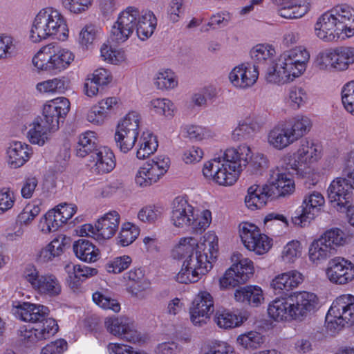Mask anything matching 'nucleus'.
<instances>
[{
    "mask_svg": "<svg viewBox=\"0 0 354 354\" xmlns=\"http://www.w3.org/2000/svg\"><path fill=\"white\" fill-rule=\"evenodd\" d=\"M11 313L17 319L26 322H42L36 327L21 328V341L26 347L36 346L58 331L56 321L53 318H47L49 309L44 305L14 301L12 303Z\"/></svg>",
    "mask_w": 354,
    "mask_h": 354,
    "instance_id": "nucleus-1",
    "label": "nucleus"
},
{
    "mask_svg": "<svg viewBox=\"0 0 354 354\" xmlns=\"http://www.w3.org/2000/svg\"><path fill=\"white\" fill-rule=\"evenodd\" d=\"M315 33L326 42H336L354 36V8L339 3L321 15L315 24Z\"/></svg>",
    "mask_w": 354,
    "mask_h": 354,
    "instance_id": "nucleus-2",
    "label": "nucleus"
},
{
    "mask_svg": "<svg viewBox=\"0 0 354 354\" xmlns=\"http://www.w3.org/2000/svg\"><path fill=\"white\" fill-rule=\"evenodd\" d=\"M156 18L149 11L140 16L138 8L129 6L120 12L113 25L110 39L115 44L126 41L136 28L138 37L142 41L150 37L156 27Z\"/></svg>",
    "mask_w": 354,
    "mask_h": 354,
    "instance_id": "nucleus-3",
    "label": "nucleus"
},
{
    "mask_svg": "<svg viewBox=\"0 0 354 354\" xmlns=\"http://www.w3.org/2000/svg\"><path fill=\"white\" fill-rule=\"evenodd\" d=\"M310 54L303 46L283 52L274 65L268 68L266 80L274 84L293 81L306 70Z\"/></svg>",
    "mask_w": 354,
    "mask_h": 354,
    "instance_id": "nucleus-4",
    "label": "nucleus"
},
{
    "mask_svg": "<svg viewBox=\"0 0 354 354\" xmlns=\"http://www.w3.org/2000/svg\"><path fill=\"white\" fill-rule=\"evenodd\" d=\"M68 29L64 17L53 8L41 9L35 16L30 31V39L37 43L49 37H56L64 41L67 39Z\"/></svg>",
    "mask_w": 354,
    "mask_h": 354,
    "instance_id": "nucleus-5",
    "label": "nucleus"
},
{
    "mask_svg": "<svg viewBox=\"0 0 354 354\" xmlns=\"http://www.w3.org/2000/svg\"><path fill=\"white\" fill-rule=\"evenodd\" d=\"M171 221L176 227L190 226L195 232H201L211 223L212 213L208 209H198L185 197L178 196L172 203Z\"/></svg>",
    "mask_w": 354,
    "mask_h": 354,
    "instance_id": "nucleus-6",
    "label": "nucleus"
},
{
    "mask_svg": "<svg viewBox=\"0 0 354 354\" xmlns=\"http://www.w3.org/2000/svg\"><path fill=\"white\" fill-rule=\"evenodd\" d=\"M308 122L304 118H294L277 123L268 132V145L275 150H283L288 147L307 132Z\"/></svg>",
    "mask_w": 354,
    "mask_h": 354,
    "instance_id": "nucleus-7",
    "label": "nucleus"
},
{
    "mask_svg": "<svg viewBox=\"0 0 354 354\" xmlns=\"http://www.w3.org/2000/svg\"><path fill=\"white\" fill-rule=\"evenodd\" d=\"M344 172L351 183L344 178L333 180L328 188V198L333 207L337 211L344 212L352 207L354 190V156L349 153L345 163Z\"/></svg>",
    "mask_w": 354,
    "mask_h": 354,
    "instance_id": "nucleus-8",
    "label": "nucleus"
},
{
    "mask_svg": "<svg viewBox=\"0 0 354 354\" xmlns=\"http://www.w3.org/2000/svg\"><path fill=\"white\" fill-rule=\"evenodd\" d=\"M73 59L74 55L69 50L50 44L37 52L32 58V64L39 71L56 75L68 68Z\"/></svg>",
    "mask_w": 354,
    "mask_h": 354,
    "instance_id": "nucleus-9",
    "label": "nucleus"
},
{
    "mask_svg": "<svg viewBox=\"0 0 354 354\" xmlns=\"http://www.w3.org/2000/svg\"><path fill=\"white\" fill-rule=\"evenodd\" d=\"M67 112H42L28 127L26 137L28 141L39 147L44 146L57 131L66 116Z\"/></svg>",
    "mask_w": 354,
    "mask_h": 354,
    "instance_id": "nucleus-10",
    "label": "nucleus"
},
{
    "mask_svg": "<svg viewBox=\"0 0 354 354\" xmlns=\"http://www.w3.org/2000/svg\"><path fill=\"white\" fill-rule=\"evenodd\" d=\"M354 323V296L344 294L332 303L326 315V325L328 330L335 333Z\"/></svg>",
    "mask_w": 354,
    "mask_h": 354,
    "instance_id": "nucleus-11",
    "label": "nucleus"
},
{
    "mask_svg": "<svg viewBox=\"0 0 354 354\" xmlns=\"http://www.w3.org/2000/svg\"><path fill=\"white\" fill-rule=\"evenodd\" d=\"M223 153L204 163L203 175L208 180L222 186L234 185L241 172Z\"/></svg>",
    "mask_w": 354,
    "mask_h": 354,
    "instance_id": "nucleus-12",
    "label": "nucleus"
},
{
    "mask_svg": "<svg viewBox=\"0 0 354 354\" xmlns=\"http://www.w3.org/2000/svg\"><path fill=\"white\" fill-rule=\"evenodd\" d=\"M23 278L41 297L51 298L61 294L62 285L57 277L50 272H41L34 266L26 267Z\"/></svg>",
    "mask_w": 354,
    "mask_h": 354,
    "instance_id": "nucleus-13",
    "label": "nucleus"
},
{
    "mask_svg": "<svg viewBox=\"0 0 354 354\" xmlns=\"http://www.w3.org/2000/svg\"><path fill=\"white\" fill-rule=\"evenodd\" d=\"M140 120L138 112H128L118 121L114 139L121 152L126 153L135 146L139 135Z\"/></svg>",
    "mask_w": 354,
    "mask_h": 354,
    "instance_id": "nucleus-14",
    "label": "nucleus"
},
{
    "mask_svg": "<svg viewBox=\"0 0 354 354\" xmlns=\"http://www.w3.org/2000/svg\"><path fill=\"white\" fill-rule=\"evenodd\" d=\"M232 261L233 264L219 279L221 289L232 288L245 283L253 276L254 268L250 259L236 253L233 254Z\"/></svg>",
    "mask_w": 354,
    "mask_h": 354,
    "instance_id": "nucleus-15",
    "label": "nucleus"
},
{
    "mask_svg": "<svg viewBox=\"0 0 354 354\" xmlns=\"http://www.w3.org/2000/svg\"><path fill=\"white\" fill-rule=\"evenodd\" d=\"M120 216L116 211H110L97 219L95 225L86 223L81 226L82 236H90L98 241L112 238L118 230Z\"/></svg>",
    "mask_w": 354,
    "mask_h": 354,
    "instance_id": "nucleus-16",
    "label": "nucleus"
},
{
    "mask_svg": "<svg viewBox=\"0 0 354 354\" xmlns=\"http://www.w3.org/2000/svg\"><path fill=\"white\" fill-rule=\"evenodd\" d=\"M239 230L241 241L249 251L262 255L271 248L272 239L261 233L256 225L243 222L239 225Z\"/></svg>",
    "mask_w": 354,
    "mask_h": 354,
    "instance_id": "nucleus-17",
    "label": "nucleus"
},
{
    "mask_svg": "<svg viewBox=\"0 0 354 354\" xmlns=\"http://www.w3.org/2000/svg\"><path fill=\"white\" fill-rule=\"evenodd\" d=\"M214 304L209 292L203 290L196 295L189 308L190 319L194 325L201 326L206 324L214 311Z\"/></svg>",
    "mask_w": 354,
    "mask_h": 354,
    "instance_id": "nucleus-18",
    "label": "nucleus"
},
{
    "mask_svg": "<svg viewBox=\"0 0 354 354\" xmlns=\"http://www.w3.org/2000/svg\"><path fill=\"white\" fill-rule=\"evenodd\" d=\"M105 327L109 333L125 341L135 344L142 340L133 322L127 317H109L105 320Z\"/></svg>",
    "mask_w": 354,
    "mask_h": 354,
    "instance_id": "nucleus-19",
    "label": "nucleus"
},
{
    "mask_svg": "<svg viewBox=\"0 0 354 354\" xmlns=\"http://www.w3.org/2000/svg\"><path fill=\"white\" fill-rule=\"evenodd\" d=\"M328 280L335 284H346L354 279V264L343 257L330 259L326 269Z\"/></svg>",
    "mask_w": 354,
    "mask_h": 354,
    "instance_id": "nucleus-20",
    "label": "nucleus"
},
{
    "mask_svg": "<svg viewBox=\"0 0 354 354\" xmlns=\"http://www.w3.org/2000/svg\"><path fill=\"white\" fill-rule=\"evenodd\" d=\"M267 118L260 113H251L249 116L239 121L238 127L232 133V138L234 141L244 140L250 138L266 122Z\"/></svg>",
    "mask_w": 354,
    "mask_h": 354,
    "instance_id": "nucleus-21",
    "label": "nucleus"
},
{
    "mask_svg": "<svg viewBox=\"0 0 354 354\" xmlns=\"http://www.w3.org/2000/svg\"><path fill=\"white\" fill-rule=\"evenodd\" d=\"M88 165L95 174H108L115 167L114 153L107 147H100L91 154Z\"/></svg>",
    "mask_w": 354,
    "mask_h": 354,
    "instance_id": "nucleus-22",
    "label": "nucleus"
},
{
    "mask_svg": "<svg viewBox=\"0 0 354 354\" xmlns=\"http://www.w3.org/2000/svg\"><path fill=\"white\" fill-rule=\"evenodd\" d=\"M258 77V66L248 63L235 66L229 74L231 83L240 88L252 86L257 82Z\"/></svg>",
    "mask_w": 354,
    "mask_h": 354,
    "instance_id": "nucleus-23",
    "label": "nucleus"
},
{
    "mask_svg": "<svg viewBox=\"0 0 354 354\" xmlns=\"http://www.w3.org/2000/svg\"><path fill=\"white\" fill-rule=\"evenodd\" d=\"M274 196L275 192L273 187L267 183L262 186L254 184L248 189L245 203L250 209L255 210L262 208L269 198Z\"/></svg>",
    "mask_w": 354,
    "mask_h": 354,
    "instance_id": "nucleus-24",
    "label": "nucleus"
},
{
    "mask_svg": "<svg viewBox=\"0 0 354 354\" xmlns=\"http://www.w3.org/2000/svg\"><path fill=\"white\" fill-rule=\"evenodd\" d=\"M303 274L296 270L276 275L270 281V286L275 294L288 292L298 287L303 281Z\"/></svg>",
    "mask_w": 354,
    "mask_h": 354,
    "instance_id": "nucleus-25",
    "label": "nucleus"
},
{
    "mask_svg": "<svg viewBox=\"0 0 354 354\" xmlns=\"http://www.w3.org/2000/svg\"><path fill=\"white\" fill-rule=\"evenodd\" d=\"M267 185L273 187L275 196H286L295 191L293 180L289 174L279 168L270 170Z\"/></svg>",
    "mask_w": 354,
    "mask_h": 354,
    "instance_id": "nucleus-26",
    "label": "nucleus"
},
{
    "mask_svg": "<svg viewBox=\"0 0 354 354\" xmlns=\"http://www.w3.org/2000/svg\"><path fill=\"white\" fill-rule=\"evenodd\" d=\"M291 302L285 297H277L268 306V314L275 322H286L297 319Z\"/></svg>",
    "mask_w": 354,
    "mask_h": 354,
    "instance_id": "nucleus-27",
    "label": "nucleus"
},
{
    "mask_svg": "<svg viewBox=\"0 0 354 354\" xmlns=\"http://www.w3.org/2000/svg\"><path fill=\"white\" fill-rule=\"evenodd\" d=\"M68 240H69V238L66 236L64 234L58 235L38 252L37 261L41 263L53 261L54 259L63 254Z\"/></svg>",
    "mask_w": 354,
    "mask_h": 354,
    "instance_id": "nucleus-28",
    "label": "nucleus"
},
{
    "mask_svg": "<svg viewBox=\"0 0 354 354\" xmlns=\"http://www.w3.org/2000/svg\"><path fill=\"white\" fill-rule=\"evenodd\" d=\"M234 295L237 302L252 307H258L264 301L263 291L258 286L250 285L241 287L235 290Z\"/></svg>",
    "mask_w": 354,
    "mask_h": 354,
    "instance_id": "nucleus-29",
    "label": "nucleus"
},
{
    "mask_svg": "<svg viewBox=\"0 0 354 354\" xmlns=\"http://www.w3.org/2000/svg\"><path fill=\"white\" fill-rule=\"evenodd\" d=\"M30 147L21 142L12 143L7 149L8 163L12 168L24 165L30 158Z\"/></svg>",
    "mask_w": 354,
    "mask_h": 354,
    "instance_id": "nucleus-30",
    "label": "nucleus"
},
{
    "mask_svg": "<svg viewBox=\"0 0 354 354\" xmlns=\"http://www.w3.org/2000/svg\"><path fill=\"white\" fill-rule=\"evenodd\" d=\"M222 153L225 158L235 165L236 167L241 171L243 167H245L249 164L250 158L252 157L253 152L248 145L242 144L237 147L227 149Z\"/></svg>",
    "mask_w": 354,
    "mask_h": 354,
    "instance_id": "nucleus-31",
    "label": "nucleus"
},
{
    "mask_svg": "<svg viewBox=\"0 0 354 354\" xmlns=\"http://www.w3.org/2000/svg\"><path fill=\"white\" fill-rule=\"evenodd\" d=\"M196 250L202 254H206L212 263L218 252V239L215 232L209 231L197 241Z\"/></svg>",
    "mask_w": 354,
    "mask_h": 354,
    "instance_id": "nucleus-32",
    "label": "nucleus"
},
{
    "mask_svg": "<svg viewBox=\"0 0 354 354\" xmlns=\"http://www.w3.org/2000/svg\"><path fill=\"white\" fill-rule=\"evenodd\" d=\"M279 7V15L286 19H298L302 17L308 12V6L298 5L295 0H273Z\"/></svg>",
    "mask_w": 354,
    "mask_h": 354,
    "instance_id": "nucleus-33",
    "label": "nucleus"
},
{
    "mask_svg": "<svg viewBox=\"0 0 354 354\" xmlns=\"http://www.w3.org/2000/svg\"><path fill=\"white\" fill-rule=\"evenodd\" d=\"M292 169L302 178L310 174V146L308 140L301 142L297 151Z\"/></svg>",
    "mask_w": 354,
    "mask_h": 354,
    "instance_id": "nucleus-34",
    "label": "nucleus"
},
{
    "mask_svg": "<svg viewBox=\"0 0 354 354\" xmlns=\"http://www.w3.org/2000/svg\"><path fill=\"white\" fill-rule=\"evenodd\" d=\"M75 256L80 260L91 263L99 259L100 250L91 242L85 239H79L73 246Z\"/></svg>",
    "mask_w": 354,
    "mask_h": 354,
    "instance_id": "nucleus-35",
    "label": "nucleus"
},
{
    "mask_svg": "<svg viewBox=\"0 0 354 354\" xmlns=\"http://www.w3.org/2000/svg\"><path fill=\"white\" fill-rule=\"evenodd\" d=\"M336 47L324 49L315 57L314 65L322 70L339 71Z\"/></svg>",
    "mask_w": 354,
    "mask_h": 354,
    "instance_id": "nucleus-36",
    "label": "nucleus"
},
{
    "mask_svg": "<svg viewBox=\"0 0 354 354\" xmlns=\"http://www.w3.org/2000/svg\"><path fill=\"white\" fill-rule=\"evenodd\" d=\"M183 263L184 266L194 270V272L200 276L205 274L212 268V263L209 261L207 255L198 252L196 250L189 254Z\"/></svg>",
    "mask_w": 354,
    "mask_h": 354,
    "instance_id": "nucleus-37",
    "label": "nucleus"
},
{
    "mask_svg": "<svg viewBox=\"0 0 354 354\" xmlns=\"http://www.w3.org/2000/svg\"><path fill=\"white\" fill-rule=\"evenodd\" d=\"M96 133L92 131H86L78 136L75 147L77 156L84 158L92 153L96 149Z\"/></svg>",
    "mask_w": 354,
    "mask_h": 354,
    "instance_id": "nucleus-38",
    "label": "nucleus"
},
{
    "mask_svg": "<svg viewBox=\"0 0 354 354\" xmlns=\"http://www.w3.org/2000/svg\"><path fill=\"white\" fill-rule=\"evenodd\" d=\"M295 317L301 319L307 315L310 309V293L307 291H297L290 295Z\"/></svg>",
    "mask_w": 354,
    "mask_h": 354,
    "instance_id": "nucleus-39",
    "label": "nucleus"
},
{
    "mask_svg": "<svg viewBox=\"0 0 354 354\" xmlns=\"http://www.w3.org/2000/svg\"><path fill=\"white\" fill-rule=\"evenodd\" d=\"M138 146L137 158L145 159L157 150L158 143L156 137L151 132L146 131L142 133Z\"/></svg>",
    "mask_w": 354,
    "mask_h": 354,
    "instance_id": "nucleus-40",
    "label": "nucleus"
},
{
    "mask_svg": "<svg viewBox=\"0 0 354 354\" xmlns=\"http://www.w3.org/2000/svg\"><path fill=\"white\" fill-rule=\"evenodd\" d=\"M197 245V240L187 236L180 238L171 250V256L175 259L187 258L192 252H194Z\"/></svg>",
    "mask_w": 354,
    "mask_h": 354,
    "instance_id": "nucleus-41",
    "label": "nucleus"
},
{
    "mask_svg": "<svg viewBox=\"0 0 354 354\" xmlns=\"http://www.w3.org/2000/svg\"><path fill=\"white\" fill-rule=\"evenodd\" d=\"M310 196L304 197L301 204L296 209L291 218L292 223L298 227H306L310 223Z\"/></svg>",
    "mask_w": 354,
    "mask_h": 354,
    "instance_id": "nucleus-42",
    "label": "nucleus"
},
{
    "mask_svg": "<svg viewBox=\"0 0 354 354\" xmlns=\"http://www.w3.org/2000/svg\"><path fill=\"white\" fill-rule=\"evenodd\" d=\"M332 250L320 237L311 243V262L319 264L331 254Z\"/></svg>",
    "mask_w": 354,
    "mask_h": 354,
    "instance_id": "nucleus-43",
    "label": "nucleus"
},
{
    "mask_svg": "<svg viewBox=\"0 0 354 354\" xmlns=\"http://www.w3.org/2000/svg\"><path fill=\"white\" fill-rule=\"evenodd\" d=\"M62 224L56 216V212L49 210L43 216L39 223V230L45 234L57 231Z\"/></svg>",
    "mask_w": 354,
    "mask_h": 354,
    "instance_id": "nucleus-44",
    "label": "nucleus"
},
{
    "mask_svg": "<svg viewBox=\"0 0 354 354\" xmlns=\"http://www.w3.org/2000/svg\"><path fill=\"white\" fill-rule=\"evenodd\" d=\"M169 163V158L167 156L160 155L148 160L144 165L160 179L167 173Z\"/></svg>",
    "mask_w": 354,
    "mask_h": 354,
    "instance_id": "nucleus-45",
    "label": "nucleus"
},
{
    "mask_svg": "<svg viewBox=\"0 0 354 354\" xmlns=\"http://www.w3.org/2000/svg\"><path fill=\"white\" fill-rule=\"evenodd\" d=\"M215 320L220 328L227 329L239 326L243 322V317L228 310H223L217 313Z\"/></svg>",
    "mask_w": 354,
    "mask_h": 354,
    "instance_id": "nucleus-46",
    "label": "nucleus"
},
{
    "mask_svg": "<svg viewBox=\"0 0 354 354\" xmlns=\"http://www.w3.org/2000/svg\"><path fill=\"white\" fill-rule=\"evenodd\" d=\"M140 229L131 223L122 224L121 230L118 237V243L124 247L131 244L138 236Z\"/></svg>",
    "mask_w": 354,
    "mask_h": 354,
    "instance_id": "nucleus-47",
    "label": "nucleus"
},
{
    "mask_svg": "<svg viewBox=\"0 0 354 354\" xmlns=\"http://www.w3.org/2000/svg\"><path fill=\"white\" fill-rule=\"evenodd\" d=\"M67 85L68 80L63 77L39 82L37 84V89L44 93H63L66 89Z\"/></svg>",
    "mask_w": 354,
    "mask_h": 354,
    "instance_id": "nucleus-48",
    "label": "nucleus"
},
{
    "mask_svg": "<svg viewBox=\"0 0 354 354\" xmlns=\"http://www.w3.org/2000/svg\"><path fill=\"white\" fill-rule=\"evenodd\" d=\"M65 270L68 274L70 279H77L80 281H84L88 277L95 275L97 272L95 268L72 263L66 265Z\"/></svg>",
    "mask_w": 354,
    "mask_h": 354,
    "instance_id": "nucleus-49",
    "label": "nucleus"
},
{
    "mask_svg": "<svg viewBox=\"0 0 354 354\" xmlns=\"http://www.w3.org/2000/svg\"><path fill=\"white\" fill-rule=\"evenodd\" d=\"M320 238L323 239L332 250H335V247L344 245L346 242L344 232L339 228L327 230Z\"/></svg>",
    "mask_w": 354,
    "mask_h": 354,
    "instance_id": "nucleus-50",
    "label": "nucleus"
},
{
    "mask_svg": "<svg viewBox=\"0 0 354 354\" xmlns=\"http://www.w3.org/2000/svg\"><path fill=\"white\" fill-rule=\"evenodd\" d=\"M162 214L161 207L156 205H146L138 212V218L142 223L153 224L158 221Z\"/></svg>",
    "mask_w": 354,
    "mask_h": 354,
    "instance_id": "nucleus-51",
    "label": "nucleus"
},
{
    "mask_svg": "<svg viewBox=\"0 0 354 354\" xmlns=\"http://www.w3.org/2000/svg\"><path fill=\"white\" fill-rule=\"evenodd\" d=\"M339 71H344L354 63V47H336Z\"/></svg>",
    "mask_w": 354,
    "mask_h": 354,
    "instance_id": "nucleus-52",
    "label": "nucleus"
},
{
    "mask_svg": "<svg viewBox=\"0 0 354 354\" xmlns=\"http://www.w3.org/2000/svg\"><path fill=\"white\" fill-rule=\"evenodd\" d=\"M275 53L271 46L264 44H258L250 50V57L254 64H263L271 59Z\"/></svg>",
    "mask_w": 354,
    "mask_h": 354,
    "instance_id": "nucleus-53",
    "label": "nucleus"
},
{
    "mask_svg": "<svg viewBox=\"0 0 354 354\" xmlns=\"http://www.w3.org/2000/svg\"><path fill=\"white\" fill-rule=\"evenodd\" d=\"M177 84L174 73L169 69L160 71L154 80V84L161 90L174 88Z\"/></svg>",
    "mask_w": 354,
    "mask_h": 354,
    "instance_id": "nucleus-54",
    "label": "nucleus"
},
{
    "mask_svg": "<svg viewBox=\"0 0 354 354\" xmlns=\"http://www.w3.org/2000/svg\"><path fill=\"white\" fill-rule=\"evenodd\" d=\"M159 180L144 164L138 169L135 176V183L140 187H149Z\"/></svg>",
    "mask_w": 354,
    "mask_h": 354,
    "instance_id": "nucleus-55",
    "label": "nucleus"
},
{
    "mask_svg": "<svg viewBox=\"0 0 354 354\" xmlns=\"http://www.w3.org/2000/svg\"><path fill=\"white\" fill-rule=\"evenodd\" d=\"M131 261V258L128 255L116 257L106 262L105 269L109 273L118 274L127 269Z\"/></svg>",
    "mask_w": 354,
    "mask_h": 354,
    "instance_id": "nucleus-56",
    "label": "nucleus"
},
{
    "mask_svg": "<svg viewBox=\"0 0 354 354\" xmlns=\"http://www.w3.org/2000/svg\"><path fill=\"white\" fill-rule=\"evenodd\" d=\"M236 341L245 348H256L263 342V337L258 332L250 331L239 335Z\"/></svg>",
    "mask_w": 354,
    "mask_h": 354,
    "instance_id": "nucleus-57",
    "label": "nucleus"
},
{
    "mask_svg": "<svg viewBox=\"0 0 354 354\" xmlns=\"http://www.w3.org/2000/svg\"><path fill=\"white\" fill-rule=\"evenodd\" d=\"M301 255V246L298 241H289L283 248L281 258L286 263H292Z\"/></svg>",
    "mask_w": 354,
    "mask_h": 354,
    "instance_id": "nucleus-58",
    "label": "nucleus"
},
{
    "mask_svg": "<svg viewBox=\"0 0 354 354\" xmlns=\"http://www.w3.org/2000/svg\"><path fill=\"white\" fill-rule=\"evenodd\" d=\"M215 89L207 88L200 92L193 93L189 100V104L192 109H205L207 104V95L214 96Z\"/></svg>",
    "mask_w": 354,
    "mask_h": 354,
    "instance_id": "nucleus-59",
    "label": "nucleus"
},
{
    "mask_svg": "<svg viewBox=\"0 0 354 354\" xmlns=\"http://www.w3.org/2000/svg\"><path fill=\"white\" fill-rule=\"evenodd\" d=\"M97 28L93 25H86L80 31L78 42L83 48H89L96 39Z\"/></svg>",
    "mask_w": 354,
    "mask_h": 354,
    "instance_id": "nucleus-60",
    "label": "nucleus"
},
{
    "mask_svg": "<svg viewBox=\"0 0 354 354\" xmlns=\"http://www.w3.org/2000/svg\"><path fill=\"white\" fill-rule=\"evenodd\" d=\"M93 300L103 309L111 310L115 313H118L120 310V304L115 299H111L100 292H95L93 294Z\"/></svg>",
    "mask_w": 354,
    "mask_h": 354,
    "instance_id": "nucleus-61",
    "label": "nucleus"
},
{
    "mask_svg": "<svg viewBox=\"0 0 354 354\" xmlns=\"http://www.w3.org/2000/svg\"><path fill=\"white\" fill-rule=\"evenodd\" d=\"M267 158L261 153H252L246 172L250 175H259L267 167Z\"/></svg>",
    "mask_w": 354,
    "mask_h": 354,
    "instance_id": "nucleus-62",
    "label": "nucleus"
},
{
    "mask_svg": "<svg viewBox=\"0 0 354 354\" xmlns=\"http://www.w3.org/2000/svg\"><path fill=\"white\" fill-rule=\"evenodd\" d=\"M341 95L342 104L346 111H354V80L344 84Z\"/></svg>",
    "mask_w": 354,
    "mask_h": 354,
    "instance_id": "nucleus-63",
    "label": "nucleus"
},
{
    "mask_svg": "<svg viewBox=\"0 0 354 354\" xmlns=\"http://www.w3.org/2000/svg\"><path fill=\"white\" fill-rule=\"evenodd\" d=\"M40 212L41 208L39 205L28 204L18 215L17 221L20 225H28Z\"/></svg>",
    "mask_w": 354,
    "mask_h": 354,
    "instance_id": "nucleus-64",
    "label": "nucleus"
}]
</instances>
